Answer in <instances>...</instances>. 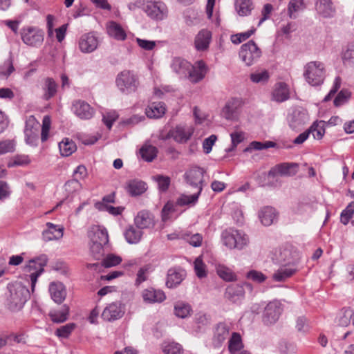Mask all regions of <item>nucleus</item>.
<instances>
[{
    "label": "nucleus",
    "mask_w": 354,
    "mask_h": 354,
    "mask_svg": "<svg viewBox=\"0 0 354 354\" xmlns=\"http://www.w3.org/2000/svg\"><path fill=\"white\" fill-rule=\"evenodd\" d=\"M147 185L146 183L138 179L129 180L127 183L126 190L131 196H137L146 192Z\"/></svg>",
    "instance_id": "obj_32"
},
{
    "label": "nucleus",
    "mask_w": 354,
    "mask_h": 354,
    "mask_svg": "<svg viewBox=\"0 0 354 354\" xmlns=\"http://www.w3.org/2000/svg\"><path fill=\"white\" fill-rule=\"evenodd\" d=\"M178 206L176 202L168 201L162 209V219L165 221L169 218V214L176 212V207Z\"/></svg>",
    "instance_id": "obj_64"
},
{
    "label": "nucleus",
    "mask_w": 354,
    "mask_h": 354,
    "mask_svg": "<svg viewBox=\"0 0 354 354\" xmlns=\"http://www.w3.org/2000/svg\"><path fill=\"white\" fill-rule=\"evenodd\" d=\"M255 31L256 28H252L246 32L232 35L230 38L231 41L234 44H239L242 41H244L246 39H248L252 35H253L255 32Z\"/></svg>",
    "instance_id": "obj_57"
},
{
    "label": "nucleus",
    "mask_w": 354,
    "mask_h": 354,
    "mask_svg": "<svg viewBox=\"0 0 354 354\" xmlns=\"http://www.w3.org/2000/svg\"><path fill=\"white\" fill-rule=\"evenodd\" d=\"M72 111L77 117L82 120L91 119L95 113L94 109L84 100H76L72 105Z\"/></svg>",
    "instance_id": "obj_18"
},
{
    "label": "nucleus",
    "mask_w": 354,
    "mask_h": 354,
    "mask_svg": "<svg viewBox=\"0 0 354 354\" xmlns=\"http://www.w3.org/2000/svg\"><path fill=\"white\" fill-rule=\"evenodd\" d=\"M192 306L185 301H179L174 306V314L180 318L184 319L191 315Z\"/></svg>",
    "instance_id": "obj_42"
},
{
    "label": "nucleus",
    "mask_w": 354,
    "mask_h": 354,
    "mask_svg": "<svg viewBox=\"0 0 354 354\" xmlns=\"http://www.w3.org/2000/svg\"><path fill=\"white\" fill-rule=\"evenodd\" d=\"M186 277V272L180 267L171 268L167 271L166 286L174 288L181 283Z\"/></svg>",
    "instance_id": "obj_21"
},
{
    "label": "nucleus",
    "mask_w": 354,
    "mask_h": 354,
    "mask_svg": "<svg viewBox=\"0 0 354 354\" xmlns=\"http://www.w3.org/2000/svg\"><path fill=\"white\" fill-rule=\"evenodd\" d=\"M88 237L91 243H100L102 245L108 246L109 234L106 229L104 227L95 226L88 232Z\"/></svg>",
    "instance_id": "obj_26"
},
{
    "label": "nucleus",
    "mask_w": 354,
    "mask_h": 354,
    "mask_svg": "<svg viewBox=\"0 0 354 354\" xmlns=\"http://www.w3.org/2000/svg\"><path fill=\"white\" fill-rule=\"evenodd\" d=\"M108 34L118 41H124L127 38V34L122 27L115 21H110L107 26Z\"/></svg>",
    "instance_id": "obj_37"
},
{
    "label": "nucleus",
    "mask_w": 354,
    "mask_h": 354,
    "mask_svg": "<svg viewBox=\"0 0 354 354\" xmlns=\"http://www.w3.org/2000/svg\"><path fill=\"white\" fill-rule=\"evenodd\" d=\"M142 295L144 301L149 304L160 303L166 299L165 294L162 290L153 288L144 290Z\"/></svg>",
    "instance_id": "obj_29"
},
{
    "label": "nucleus",
    "mask_w": 354,
    "mask_h": 354,
    "mask_svg": "<svg viewBox=\"0 0 354 354\" xmlns=\"http://www.w3.org/2000/svg\"><path fill=\"white\" fill-rule=\"evenodd\" d=\"M153 178L158 183V187L160 192H165L167 191L171 183V179L169 176L157 175L154 176Z\"/></svg>",
    "instance_id": "obj_58"
},
{
    "label": "nucleus",
    "mask_w": 354,
    "mask_h": 354,
    "mask_svg": "<svg viewBox=\"0 0 354 354\" xmlns=\"http://www.w3.org/2000/svg\"><path fill=\"white\" fill-rule=\"evenodd\" d=\"M353 315V310L350 308H342L339 315L338 323L342 326H347L352 319Z\"/></svg>",
    "instance_id": "obj_54"
},
{
    "label": "nucleus",
    "mask_w": 354,
    "mask_h": 354,
    "mask_svg": "<svg viewBox=\"0 0 354 354\" xmlns=\"http://www.w3.org/2000/svg\"><path fill=\"white\" fill-rule=\"evenodd\" d=\"M171 68L180 77H187L188 70L191 68V64L185 59L175 57L172 60Z\"/></svg>",
    "instance_id": "obj_33"
},
{
    "label": "nucleus",
    "mask_w": 354,
    "mask_h": 354,
    "mask_svg": "<svg viewBox=\"0 0 354 354\" xmlns=\"http://www.w3.org/2000/svg\"><path fill=\"white\" fill-rule=\"evenodd\" d=\"M277 143L273 141H266L264 142L259 141H252L249 146L244 149V151H250L251 150H263L271 147H275Z\"/></svg>",
    "instance_id": "obj_49"
},
{
    "label": "nucleus",
    "mask_w": 354,
    "mask_h": 354,
    "mask_svg": "<svg viewBox=\"0 0 354 354\" xmlns=\"http://www.w3.org/2000/svg\"><path fill=\"white\" fill-rule=\"evenodd\" d=\"M69 312V306L64 304L59 309L50 310L48 316L53 323L60 324L66 322L68 319Z\"/></svg>",
    "instance_id": "obj_34"
},
{
    "label": "nucleus",
    "mask_w": 354,
    "mask_h": 354,
    "mask_svg": "<svg viewBox=\"0 0 354 354\" xmlns=\"http://www.w3.org/2000/svg\"><path fill=\"white\" fill-rule=\"evenodd\" d=\"M59 149L62 156H69L77 149L75 143L68 139L65 138L59 143Z\"/></svg>",
    "instance_id": "obj_43"
},
{
    "label": "nucleus",
    "mask_w": 354,
    "mask_h": 354,
    "mask_svg": "<svg viewBox=\"0 0 354 354\" xmlns=\"http://www.w3.org/2000/svg\"><path fill=\"white\" fill-rule=\"evenodd\" d=\"M43 89L44 91L43 98L45 100H49L57 93V84L53 78L47 77L45 79Z\"/></svg>",
    "instance_id": "obj_41"
},
{
    "label": "nucleus",
    "mask_w": 354,
    "mask_h": 354,
    "mask_svg": "<svg viewBox=\"0 0 354 354\" xmlns=\"http://www.w3.org/2000/svg\"><path fill=\"white\" fill-rule=\"evenodd\" d=\"M269 77V73L266 70L250 74V80L254 83H265L268 82Z\"/></svg>",
    "instance_id": "obj_62"
},
{
    "label": "nucleus",
    "mask_w": 354,
    "mask_h": 354,
    "mask_svg": "<svg viewBox=\"0 0 354 354\" xmlns=\"http://www.w3.org/2000/svg\"><path fill=\"white\" fill-rule=\"evenodd\" d=\"M354 214V201L348 204L340 214V221L344 225H347Z\"/></svg>",
    "instance_id": "obj_52"
},
{
    "label": "nucleus",
    "mask_w": 354,
    "mask_h": 354,
    "mask_svg": "<svg viewBox=\"0 0 354 354\" xmlns=\"http://www.w3.org/2000/svg\"><path fill=\"white\" fill-rule=\"evenodd\" d=\"M207 70V66L204 61L198 60L194 65L191 64L186 78H188L192 83H198L205 77Z\"/></svg>",
    "instance_id": "obj_17"
},
{
    "label": "nucleus",
    "mask_w": 354,
    "mask_h": 354,
    "mask_svg": "<svg viewBox=\"0 0 354 354\" xmlns=\"http://www.w3.org/2000/svg\"><path fill=\"white\" fill-rule=\"evenodd\" d=\"M29 296V290L24 287L15 289L14 292L10 293L9 308L14 311L21 310L28 301Z\"/></svg>",
    "instance_id": "obj_14"
},
{
    "label": "nucleus",
    "mask_w": 354,
    "mask_h": 354,
    "mask_svg": "<svg viewBox=\"0 0 354 354\" xmlns=\"http://www.w3.org/2000/svg\"><path fill=\"white\" fill-rule=\"evenodd\" d=\"M134 224L142 230L152 229L156 224L154 216L148 210H141L134 217Z\"/></svg>",
    "instance_id": "obj_19"
},
{
    "label": "nucleus",
    "mask_w": 354,
    "mask_h": 354,
    "mask_svg": "<svg viewBox=\"0 0 354 354\" xmlns=\"http://www.w3.org/2000/svg\"><path fill=\"white\" fill-rule=\"evenodd\" d=\"M235 8L238 14L241 16L250 15L253 9L252 3L250 0H236Z\"/></svg>",
    "instance_id": "obj_45"
},
{
    "label": "nucleus",
    "mask_w": 354,
    "mask_h": 354,
    "mask_svg": "<svg viewBox=\"0 0 354 354\" xmlns=\"http://www.w3.org/2000/svg\"><path fill=\"white\" fill-rule=\"evenodd\" d=\"M324 64L318 61L307 63L304 66V77L312 86H318L324 83L326 77Z\"/></svg>",
    "instance_id": "obj_2"
},
{
    "label": "nucleus",
    "mask_w": 354,
    "mask_h": 354,
    "mask_svg": "<svg viewBox=\"0 0 354 354\" xmlns=\"http://www.w3.org/2000/svg\"><path fill=\"white\" fill-rule=\"evenodd\" d=\"M39 124H36V127L30 125L28 122L26 123V127L24 129L25 134V140L26 142L32 147H35L37 145V142L39 140V129H38Z\"/></svg>",
    "instance_id": "obj_36"
},
{
    "label": "nucleus",
    "mask_w": 354,
    "mask_h": 354,
    "mask_svg": "<svg viewBox=\"0 0 354 354\" xmlns=\"http://www.w3.org/2000/svg\"><path fill=\"white\" fill-rule=\"evenodd\" d=\"M324 125V121H315L308 129V131H310V133L313 134L315 139L321 140L325 133Z\"/></svg>",
    "instance_id": "obj_46"
},
{
    "label": "nucleus",
    "mask_w": 354,
    "mask_h": 354,
    "mask_svg": "<svg viewBox=\"0 0 354 354\" xmlns=\"http://www.w3.org/2000/svg\"><path fill=\"white\" fill-rule=\"evenodd\" d=\"M261 55V50L253 40H250L241 46L239 57L246 66L252 65Z\"/></svg>",
    "instance_id": "obj_6"
},
{
    "label": "nucleus",
    "mask_w": 354,
    "mask_h": 354,
    "mask_svg": "<svg viewBox=\"0 0 354 354\" xmlns=\"http://www.w3.org/2000/svg\"><path fill=\"white\" fill-rule=\"evenodd\" d=\"M351 96V93L348 89L341 90L333 101L335 106L338 107L346 103Z\"/></svg>",
    "instance_id": "obj_60"
},
{
    "label": "nucleus",
    "mask_w": 354,
    "mask_h": 354,
    "mask_svg": "<svg viewBox=\"0 0 354 354\" xmlns=\"http://www.w3.org/2000/svg\"><path fill=\"white\" fill-rule=\"evenodd\" d=\"M290 127L295 131L300 130L308 120L307 111L301 107L293 108L287 118Z\"/></svg>",
    "instance_id": "obj_9"
},
{
    "label": "nucleus",
    "mask_w": 354,
    "mask_h": 354,
    "mask_svg": "<svg viewBox=\"0 0 354 354\" xmlns=\"http://www.w3.org/2000/svg\"><path fill=\"white\" fill-rule=\"evenodd\" d=\"M280 255L283 259L284 264L281 265L272 274V279L277 282H283L293 276L298 271V266L295 261H291L286 258L290 255L288 250H283Z\"/></svg>",
    "instance_id": "obj_5"
},
{
    "label": "nucleus",
    "mask_w": 354,
    "mask_h": 354,
    "mask_svg": "<svg viewBox=\"0 0 354 354\" xmlns=\"http://www.w3.org/2000/svg\"><path fill=\"white\" fill-rule=\"evenodd\" d=\"M153 271L151 264H147L141 267L136 274L135 285L138 286L144 281H147L149 274Z\"/></svg>",
    "instance_id": "obj_47"
},
{
    "label": "nucleus",
    "mask_w": 354,
    "mask_h": 354,
    "mask_svg": "<svg viewBox=\"0 0 354 354\" xmlns=\"http://www.w3.org/2000/svg\"><path fill=\"white\" fill-rule=\"evenodd\" d=\"M124 313L122 304L119 302H113L104 309L101 317L105 321L112 322L120 319Z\"/></svg>",
    "instance_id": "obj_22"
},
{
    "label": "nucleus",
    "mask_w": 354,
    "mask_h": 354,
    "mask_svg": "<svg viewBox=\"0 0 354 354\" xmlns=\"http://www.w3.org/2000/svg\"><path fill=\"white\" fill-rule=\"evenodd\" d=\"M47 229L42 233V239L48 242L53 240H58L64 235V228L52 223H46Z\"/></svg>",
    "instance_id": "obj_27"
},
{
    "label": "nucleus",
    "mask_w": 354,
    "mask_h": 354,
    "mask_svg": "<svg viewBox=\"0 0 354 354\" xmlns=\"http://www.w3.org/2000/svg\"><path fill=\"white\" fill-rule=\"evenodd\" d=\"M282 311V304L279 301H270L264 308L263 322L266 325L274 324L279 319Z\"/></svg>",
    "instance_id": "obj_13"
},
{
    "label": "nucleus",
    "mask_w": 354,
    "mask_h": 354,
    "mask_svg": "<svg viewBox=\"0 0 354 354\" xmlns=\"http://www.w3.org/2000/svg\"><path fill=\"white\" fill-rule=\"evenodd\" d=\"M122 262V258L114 254H107L101 261V266L104 268H111L119 265Z\"/></svg>",
    "instance_id": "obj_53"
},
{
    "label": "nucleus",
    "mask_w": 354,
    "mask_h": 354,
    "mask_svg": "<svg viewBox=\"0 0 354 354\" xmlns=\"http://www.w3.org/2000/svg\"><path fill=\"white\" fill-rule=\"evenodd\" d=\"M98 46V39L93 32L83 35L79 41L80 50L84 53L93 52Z\"/></svg>",
    "instance_id": "obj_23"
},
{
    "label": "nucleus",
    "mask_w": 354,
    "mask_h": 354,
    "mask_svg": "<svg viewBox=\"0 0 354 354\" xmlns=\"http://www.w3.org/2000/svg\"><path fill=\"white\" fill-rule=\"evenodd\" d=\"M221 241L223 244L230 250H241L249 243L248 236L243 231L234 228L223 230L221 233Z\"/></svg>",
    "instance_id": "obj_1"
},
{
    "label": "nucleus",
    "mask_w": 354,
    "mask_h": 354,
    "mask_svg": "<svg viewBox=\"0 0 354 354\" xmlns=\"http://www.w3.org/2000/svg\"><path fill=\"white\" fill-rule=\"evenodd\" d=\"M15 68L11 57L6 60L3 64L0 66V77H8L13 71Z\"/></svg>",
    "instance_id": "obj_63"
},
{
    "label": "nucleus",
    "mask_w": 354,
    "mask_h": 354,
    "mask_svg": "<svg viewBox=\"0 0 354 354\" xmlns=\"http://www.w3.org/2000/svg\"><path fill=\"white\" fill-rule=\"evenodd\" d=\"M123 234L128 243L137 244L141 241L143 232L136 225H129L124 230Z\"/></svg>",
    "instance_id": "obj_30"
},
{
    "label": "nucleus",
    "mask_w": 354,
    "mask_h": 354,
    "mask_svg": "<svg viewBox=\"0 0 354 354\" xmlns=\"http://www.w3.org/2000/svg\"><path fill=\"white\" fill-rule=\"evenodd\" d=\"M193 133L194 129L192 127L178 125L169 131L168 136L177 142L185 143L191 138Z\"/></svg>",
    "instance_id": "obj_20"
},
{
    "label": "nucleus",
    "mask_w": 354,
    "mask_h": 354,
    "mask_svg": "<svg viewBox=\"0 0 354 354\" xmlns=\"http://www.w3.org/2000/svg\"><path fill=\"white\" fill-rule=\"evenodd\" d=\"M289 97L290 93L288 84L281 82L277 83L272 92V100L278 102H282L288 100Z\"/></svg>",
    "instance_id": "obj_35"
},
{
    "label": "nucleus",
    "mask_w": 354,
    "mask_h": 354,
    "mask_svg": "<svg viewBox=\"0 0 354 354\" xmlns=\"http://www.w3.org/2000/svg\"><path fill=\"white\" fill-rule=\"evenodd\" d=\"M231 330V324L225 322H221L216 324L213 329L212 338V346L214 348H221L229 338Z\"/></svg>",
    "instance_id": "obj_7"
},
{
    "label": "nucleus",
    "mask_w": 354,
    "mask_h": 354,
    "mask_svg": "<svg viewBox=\"0 0 354 354\" xmlns=\"http://www.w3.org/2000/svg\"><path fill=\"white\" fill-rule=\"evenodd\" d=\"M48 291L51 299L57 304H62L66 299V290L65 286L59 281L51 282Z\"/></svg>",
    "instance_id": "obj_24"
},
{
    "label": "nucleus",
    "mask_w": 354,
    "mask_h": 354,
    "mask_svg": "<svg viewBox=\"0 0 354 354\" xmlns=\"http://www.w3.org/2000/svg\"><path fill=\"white\" fill-rule=\"evenodd\" d=\"M143 10L153 20L161 21L167 16V6L161 1H147L144 5Z\"/></svg>",
    "instance_id": "obj_11"
},
{
    "label": "nucleus",
    "mask_w": 354,
    "mask_h": 354,
    "mask_svg": "<svg viewBox=\"0 0 354 354\" xmlns=\"http://www.w3.org/2000/svg\"><path fill=\"white\" fill-rule=\"evenodd\" d=\"M166 111L165 104L162 102H151L145 109V113L149 118H162Z\"/></svg>",
    "instance_id": "obj_31"
},
{
    "label": "nucleus",
    "mask_w": 354,
    "mask_h": 354,
    "mask_svg": "<svg viewBox=\"0 0 354 354\" xmlns=\"http://www.w3.org/2000/svg\"><path fill=\"white\" fill-rule=\"evenodd\" d=\"M217 274L225 281H232L236 280V274L230 269L225 266H219L217 268Z\"/></svg>",
    "instance_id": "obj_59"
},
{
    "label": "nucleus",
    "mask_w": 354,
    "mask_h": 354,
    "mask_svg": "<svg viewBox=\"0 0 354 354\" xmlns=\"http://www.w3.org/2000/svg\"><path fill=\"white\" fill-rule=\"evenodd\" d=\"M115 83L118 89L126 95L136 92L140 85L138 75L129 70L120 72L117 75Z\"/></svg>",
    "instance_id": "obj_4"
},
{
    "label": "nucleus",
    "mask_w": 354,
    "mask_h": 354,
    "mask_svg": "<svg viewBox=\"0 0 354 354\" xmlns=\"http://www.w3.org/2000/svg\"><path fill=\"white\" fill-rule=\"evenodd\" d=\"M30 163V159L28 155H16L10 159L7 166L9 168L15 167H24Z\"/></svg>",
    "instance_id": "obj_48"
},
{
    "label": "nucleus",
    "mask_w": 354,
    "mask_h": 354,
    "mask_svg": "<svg viewBox=\"0 0 354 354\" xmlns=\"http://www.w3.org/2000/svg\"><path fill=\"white\" fill-rule=\"evenodd\" d=\"M20 35L23 42L30 46H39L44 41V33L37 27H24L20 30Z\"/></svg>",
    "instance_id": "obj_8"
},
{
    "label": "nucleus",
    "mask_w": 354,
    "mask_h": 354,
    "mask_svg": "<svg viewBox=\"0 0 354 354\" xmlns=\"http://www.w3.org/2000/svg\"><path fill=\"white\" fill-rule=\"evenodd\" d=\"M157 148L151 145H145L140 149L142 158L147 162L153 161L157 156Z\"/></svg>",
    "instance_id": "obj_44"
},
{
    "label": "nucleus",
    "mask_w": 354,
    "mask_h": 354,
    "mask_svg": "<svg viewBox=\"0 0 354 354\" xmlns=\"http://www.w3.org/2000/svg\"><path fill=\"white\" fill-rule=\"evenodd\" d=\"M245 287L252 290V285L248 283L230 284L225 289V298L234 304L240 303L245 297Z\"/></svg>",
    "instance_id": "obj_10"
},
{
    "label": "nucleus",
    "mask_w": 354,
    "mask_h": 354,
    "mask_svg": "<svg viewBox=\"0 0 354 354\" xmlns=\"http://www.w3.org/2000/svg\"><path fill=\"white\" fill-rule=\"evenodd\" d=\"M202 189L200 188L198 192H196L191 195L182 194L178 197L176 201V204L178 206H193L198 200V197L201 195Z\"/></svg>",
    "instance_id": "obj_40"
},
{
    "label": "nucleus",
    "mask_w": 354,
    "mask_h": 354,
    "mask_svg": "<svg viewBox=\"0 0 354 354\" xmlns=\"http://www.w3.org/2000/svg\"><path fill=\"white\" fill-rule=\"evenodd\" d=\"M204 173L205 171L203 168L194 167L185 171L184 178L189 186L196 189V192H198L200 188L203 189Z\"/></svg>",
    "instance_id": "obj_12"
},
{
    "label": "nucleus",
    "mask_w": 354,
    "mask_h": 354,
    "mask_svg": "<svg viewBox=\"0 0 354 354\" xmlns=\"http://www.w3.org/2000/svg\"><path fill=\"white\" fill-rule=\"evenodd\" d=\"M342 60L346 65H354V42L349 44L346 50L343 52Z\"/></svg>",
    "instance_id": "obj_55"
},
{
    "label": "nucleus",
    "mask_w": 354,
    "mask_h": 354,
    "mask_svg": "<svg viewBox=\"0 0 354 354\" xmlns=\"http://www.w3.org/2000/svg\"><path fill=\"white\" fill-rule=\"evenodd\" d=\"M194 264L196 275L200 279L205 277L207 276L206 266L203 260L198 257L195 259Z\"/></svg>",
    "instance_id": "obj_61"
},
{
    "label": "nucleus",
    "mask_w": 354,
    "mask_h": 354,
    "mask_svg": "<svg viewBox=\"0 0 354 354\" xmlns=\"http://www.w3.org/2000/svg\"><path fill=\"white\" fill-rule=\"evenodd\" d=\"M241 337L239 333L233 332L228 341V349L232 354H240L243 350Z\"/></svg>",
    "instance_id": "obj_38"
},
{
    "label": "nucleus",
    "mask_w": 354,
    "mask_h": 354,
    "mask_svg": "<svg viewBox=\"0 0 354 354\" xmlns=\"http://www.w3.org/2000/svg\"><path fill=\"white\" fill-rule=\"evenodd\" d=\"M304 3L303 0H290L288 6V16L291 19H295L296 17L294 12H298L301 9L304 8Z\"/></svg>",
    "instance_id": "obj_56"
},
{
    "label": "nucleus",
    "mask_w": 354,
    "mask_h": 354,
    "mask_svg": "<svg viewBox=\"0 0 354 354\" xmlns=\"http://www.w3.org/2000/svg\"><path fill=\"white\" fill-rule=\"evenodd\" d=\"M316 9L324 17H330L335 12L330 0H319L316 3Z\"/></svg>",
    "instance_id": "obj_39"
},
{
    "label": "nucleus",
    "mask_w": 354,
    "mask_h": 354,
    "mask_svg": "<svg viewBox=\"0 0 354 354\" xmlns=\"http://www.w3.org/2000/svg\"><path fill=\"white\" fill-rule=\"evenodd\" d=\"M48 258L46 254H42L30 259L24 267V272L29 273L31 282V289L33 292L38 277L44 272V267L47 265Z\"/></svg>",
    "instance_id": "obj_3"
},
{
    "label": "nucleus",
    "mask_w": 354,
    "mask_h": 354,
    "mask_svg": "<svg viewBox=\"0 0 354 354\" xmlns=\"http://www.w3.org/2000/svg\"><path fill=\"white\" fill-rule=\"evenodd\" d=\"M106 245H102L100 243H90V252L92 257L96 259L100 260L104 257L105 248Z\"/></svg>",
    "instance_id": "obj_50"
},
{
    "label": "nucleus",
    "mask_w": 354,
    "mask_h": 354,
    "mask_svg": "<svg viewBox=\"0 0 354 354\" xmlns=\"http://www.w3.org/2000/svg\"><path fill=\"white\" fill-rule=\"evenodd\" d=\"M75 328V323H68L57 328L55 334L59 338H68Z\"/></svg>",
    "instance_id": "obj_51"
},
{
    "label": "nucleus",
    "mask_w": 354,
    "mask_h": 354,
    "mask_svg": "<svg viewBox=\"0 0 354 354\" xmlns=\"http://www.w3.org/2000/svg\"><path fill=\"white\" fill-rule=\"evenodd\" d=\"M261 223L265 226H270L277 220L278 213L270 206L262 207L258 213Z\"/></svg>",
    "instance_id": "obj_28"
},
{
    "label": "nucleus",
    "mask_w": 354,
    "mask_h": 354,
    "mask_svg": "<svg viewBox=\"0 0 354 354\" xmlns=\"http://www.w3.org/2000/svg\"><path fill=\"white\" fill-rule=\"evenodd\" d=\"M212 32L207 29H202L195 37L194 46L198 51H205L209 48L212 40Z\"/></svg>",
    "instance_id": "obj_25"
},
{
    "label": "nucleus",
    "mask_w": 354,
    "mask_h": 354,
    "mask_svg": "<svg viewBox=\"0 0 354 354\" xmlns=\"http://www.w3.org/2000/svg\"><path fill=\"white\" fill-rule=\"evenodd\" d=\"M243 102L240 97L229 99L222 109V116L228 120H235L238 116L239 110Z\"/></svg>",
    "instance_id": "obj_16"
},
{
    "label": "nucleus",
    "mask_w": 354,
    "mask_h": 354,
    "mask_svg": "<svg viewBox=\"0 0 354 354\" xmlns=\"http://www.w3.org/2000/svg\"><path fill=\"white\" fill-rule=\"evenodd\" d=\"M298 169L299 164L295 162L280 163L272 167L268 175L272 178H274L277 175L292 176L297 173Z\"/></svg>",
    "instance_id": "obj_15"
}]
</instances>
